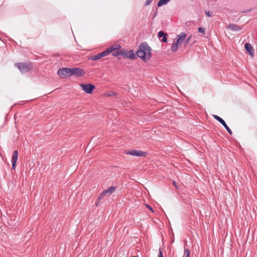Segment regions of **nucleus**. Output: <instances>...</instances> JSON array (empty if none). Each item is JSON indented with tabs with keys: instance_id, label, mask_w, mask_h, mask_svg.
Returning <instances> with one entry per match:
<instances>
[{
	"instance_id": "obj_1",
	"label": "nucleus",
	"mask_w": 257,
	"mask_h": 257,
	"mask_svg": "<svg viewBox=\"0 0 257 257\" xmlns=\"http://www.w3.org/2000/svg\"><path fill=\"white\" fill-rule=\"evenodd\" d=\"M15 65L22 73L28 72L33 69V65L30 62H19Z\"/></svg>"
},
{
	"instance_id": "obj_2",
	"label": "nucleus",
	"mask_w": 257,
	"mask_h": 257,
	"mask_svg": "<svg viewBox=\"0 0 257 257\" xmlns=\"http://www.w3.org/2000/svg\"><path fill=\"white\" fill-rule=\"evenodd\" d=\"M149 46L146 42L142 43L139 46V49L137 52V55L138 57L144 61H145V58L148 56L144 53V51H147L146 49H149Z\"/></svg>"
},
{
	"instance_id": "obj_3",
	"label": "nucleus",
	"mask_w": 257,
	"mask_h": 257,
	"mask_svg": "<svg viewBox=\"0 0 257 257\" xmlns=\"http://www.w3.org/2000/svg\"><path fill=\"white\" fill-rule=\"evenodd\" d=\"M186 37L187 35L184 32H182L180 35L177 36L178 39H177L176 41H173V43L171 47V50L173 52H176L177 50L179 44L183 42Z\"/></svg>"
},
{
	"instance_id": "obj_4",
	"label": "nucleus",
	"mask_w": 257,
	"mask_h": 257,
	"mask_svg": "<svg viewBox=\"0 0 257 257\" xmlns=\"http://www.w3.org/2000/svg\"><path fill=\"white\" fill-rule=\"evenodd\" d=\"M70 75L78 77L83 76L85 72L84 69L80 68H70Z\"/></svg>"
},
{
	"instance_id": "obj_5",
	"label": "nucleus",
	"mask_w": 257,
	"mask_h": 257,
	"mask_svg": "<svg viewBox=\"0 0 257 257\" xmlns=\"http://www.w3.org/2000/svg\"><path fill=\"white\" fill-rule=\"evenodd\" d=\"M80 87L82 88V89L86 93L88 94H91L95 89V86L90 83L85 84L82 83L80 84Z\"/></svg>"
},
{
	"instance_id": "obj_6",
	"label": "nucleus",
	"mask_w": 257,
	"mask_h": 257,
	"mask_svg": "<svg viewBox=\"0 0 257 257\" xmlns=\"http://www.w3.org/2000/svg\"><path fill=\"white\" fill-rule=\"evenodd\" d=\"M58 74L62 78H65L70 77V68H62L58 70Z\"/></svg>"
},
{
	"instance_id": "obj_7",
	"label": "nucleus",
	"mask_w": 257,
	"mask_h": 257,
	"mask_svg": "<svg viewBox=\"0 0 257 257\" xmlns=\"http://www.w3.org/2000/svg\"><path fill=\"white\" fill-rule=\"evenodd\" d=\"M126 154L137 157H146L147 153L141 150H131L126 152Z\"/></svg>"
},
{
	"instance_id": "obj_8",
	"label": "nucleus",
	"mask_w": 257,
	"mask_h": 257,
	"mask_svg": "<svg viewBox=\"0 0 257 257\" xmlns=\"http://www.w3.org/2000/svg\"><path fill=\"white\" fill-rule=\"evenodd\" d=\"M213 117L214 119H215L216 120L218 121L226 129V130L227 131V132L230 134H232V131L230 129V128L228 126V125L226 124L225 121L221 118L220 117L217 115H213Z\"/></svg>"
},
{
	"instance_id": "obj_9",
	"label": "nucleus",
	"mask_w": 257,
	"mask_h": 257,
	"mask_svg": "<svg viewBox=\"0 0 257 257\" xmlns=\"http://www.w3.org/2000/svg\"><path fill=\"white\" fill-rule=\"evenodd\" d=\"M18 158V152L17 150L14 151L12 159V168L15 169L16 168V164Z\"/></svg>"
},
{
	"instance_id": "obj_10",
	"label": "nucleus",
	"mask_w": 257,
	"mask_h": 257,
	"mask_svg": "<svg viewBox=\"0 0 257 257\" xmlns=\"http://www.w3.org/2000/svg\"><path fill=\"white\" fill-rule=\"evenodd\" d=\"M244 47L245 50L248 51L251 56L253 55V49L251 44L246 43L244 45Z\"/></svg>"
},
{
	"instance_id": "obj_11",
	"label": "nucleus",
	"mask_w": 257,
	"mask_h": 257,
	"mask_svg": "<svg viewBox=\"0 0 257 257\" xmlns=\"http://www.w3.org/2000/svg\"><path fill=\"white\" fill-rule=\"evenodd\" d=\"M228 28L230 30H231L234 31H238L242 29V28H241L239 26L234 24H231L229 25Z\"/></svg>"
},
{
	"instance_id": "obj_12",
	"label": "nucleus",
	"mask_w": 257,
	"mask_h": 257,
	"mask_svg": "<svg viewBox=\"0 0 257 257\" xmlns=\"http://www.w3.org/2000/svg\"><path fill=\"white\" fill-rule=\"evenodd\" d=\"M158 36L160 38H161V37L162 38L161 41L163 42L166 43L167 42V33H165L163 31H161L159 32Z\"/></svg>"
},
{
	"instance_id": "obj_13",
	"label": "nucleus",
	"mask_w": 257,
	"mask_h": 257,
	"mask_svg": "<svg viewBox=\"0 0 257 257\" xmlns=\"http://www.w3.org/2000/svg\"><path fill=\"white\" fill-rule=\"evenodd\" d=\"M146 50L147 51H144V53L145 55L146 54L147 55H149V56H147V57L145 58V62L150 60L152 56V54H151V52L152 49H151V47L149 46V49H146Z\"/></svg>"
},
{
	"instance_id": "obj_14",
	"label": "nucleus",
	"mask_w": 257,
	"mask_h": 257,
	"mask_svg": "<svg viewBox=\"0 0 257 257\" xmlns=\"http://www.w3.org/2000/svg\"><path fill=\"white\" fill-rule=\"evenodd\" d=\"M127 52V58H130L131 60H135L136 58V54L133 50H130Z\"/></svg>"
},
{
	"instance_id": "obj_15",
	"label": "nucleus",
	"mask_w": 257,
	"mask_h": 257,
	"mask_svg": "<svg viewBox=\"0 0 257 257\" xmlns=\"http://www.w3.org/2000/svg\"><path fill=\"white\" fill-rule=\"evenodd\" d=\"M120 48V46L119 45H113L111 47L108 48L107 49L109 50L110 52L111 53L114 51Z\"/></svg>"
},
{
	"instance_id": "obj_16",
	"label": "nucleus",
	"mask_w": 257,
	"mask_h": 257,
	"mask_svg": "<svg viewBox=\"0 0 257 257\" xmlns=\"http://www.w3.org/2000/svg\"><path fill=\"white\" fill-rule=\"evenodd\" d=\"M101 54L99 53L96 55H92L90 59L92 61H96L101 59Z\"/></svg>"
},
{
	"instance_id": "obj_17",
	"label": "nucleus",
	"mask_w": 257,
	"mask_h": 257,
	"mask_svg": "<svg viewBox=\"0 0 257 257\" xmlns=\"http://www.w3.org/2000/svg\"><path fill=\"white\" fill-rule=\"evenodd\" d=\"M115 186H110L104 191L105 193L108 194H111L115 190Z\"/></svg>"
},
{
	"instance_id": "obj_18",
	"label": "nucleus",
	"mask_w": 257,
	"mask_h": 257,
	"mask_svg": "<svg viewBox=\"0 0 257 257\" xmlns=\"http://www.w3.org/2000/svg\"><path fill=\"white\" fill-rule=\"evenodd\" d=\"M171 0H160L157 4V6L160 7L163 5H166Z\"/></svg>"
},
{
	"instance_id": "obj_19",
	"label": "nucleus",
	"mask_w": 257,
	"mask_h": 257,
	"mask_svg": "<svg viewBox=\"0 0 257 257\" xmlns=\"http://www.w3.org/2000/svg\"><path fill=\"white\" fill-rule=\"evenodd\" d=\"M110 53L109 50L107 48L105 51H103L102 52L100 53L101 54L102 58L105 56H107Z\"/></svg>"
},
{
	"instance_id": "obj_20",
	"label": "nucleus",
	"mask_w": 257,
	"mask_h": 257,
	"mask_svg": "<svg viewBox=\"0 0 257 257\" xmlns=\"http://www.w3.org/2000/svg\"><path fill=\"white\" fill-rule=\"evenodd\" d=\"M112 55L113 56L117 57L118 60L120 59V58L118 57V56H120V50L114 51L112 52Z\"/></svg>"
},
{
	"instance_id": "obj_21",
	"label": "nucleus",
	"mask_w": 257,
	"mask_h": 257,
	"mask_svg": "<svg viewBox=\"0 0 257 257\" xmlns=\"http://www.w3.org/2000/svg\"><path fill=\"white\" fill-rule=\"evenodd\" d=\"M128 51H125L124 50H120V55H121L124 57L127 58Z\"/></svg>"
},
{
	"instance_id": "obj_22",
	"label": "nucleus",
	"mask_w": 257,
	"mask_h": 257,
	"mask_svg": "<svg viewBox=\"0 0 257 257\" xmlns=\"http://www.w3.org/2000/svg\"><path fill=\"white\" fill-rule=\"evenodd\" d=\"M190 250L188 248L184 249V253L183 257H189L190 256Z\"/></svg>"
},
{
	"instance_id": "obj_23",
	"label": "nucleus",
	"mask_w": 257,
	"mask_h": 257,
	"mask_svg": "<svg viewBox=\"0 0 257 257\" xmlns=\"http://www.w3.org/2000/svg\"><path fill=\"white\" fill-rule=\"evenodd\" d=\"M106 194V193H105V191H103L99 195V196H98V200H100L102 198H103L104 197V196Z\"/></svg>"
},
{
	"instance_id": "obj_24",
	"label": "nucleus",
	"mask_w": 257,
	"mask_h": 257,
	"mask_svg": "<svg viewBox=\"0 0 257 257\" xmlns=\"http://www.w3.org/2000/svg\"><path fill=\"white\" fill-rule=\"evenodd\" d=\"M205 28H204V27H200L198 28V32L199 33H202V34H204L205 33Z\"/></svg>"
},
{
	"instance_id": "obj_25",
	"label": "nucleus",
	"mask_w": 257,
	"mask_h": 257,
	"mask_svg": "<svg viewBox=\"0 0 257 257\" xmlns=\"http://www.w3.org/2000/svg\"><path fill=\"white\" fill-rule=\"evenodd\" d=\"M162 250V249L161 248H159V251L158 257H163V252Z\"/></svg>"
},
{
	"instance_id": "obj_26",
	"label": "nucleus",
	"mask_w": 257,
	"mask_h": 257,
	"mask_svg": "<svg viewBox=\"0 0 257 257\" xmlns=\"http://www.w3.org/2000/svg\"><path fill=\"white\" fill-rule=\"evenodd\" d=\"M152 0H147L145 4V6H148L151 4Z\"/></svg>"
},
{
	"instance_id": "obj_27",
	"label": "nucleus",
	"mask_w": 257,
	"mask_h": 257,
	"mask_svg": "<svg viewBox=\"0 0 257 257\" xmlns=\"http://www.w3.org/2000/svg\"><path fill=\"white\" fill-rule=\"evenodd\" d=\"M192 38V36H189L188 38L187 39L186 41V44H188L190 41V40H191V39Z\"/></svg>"
},
{
	"instance_id": "obj_28",
	"label": "nucleus",
	"mask_w": 257,
	"mask_h": 257,
	"mask_svg": "<svg viewBox=\"0 0 257 257\" xmlns=\"http://www.w3.org/2000/svg\"><path fill=\"white\" fill-rule=\"evenodd\" d=\"M100 200H98V198L97 199V200H96V202H95V205L96 206H98L99 205V201Z\"/></svg>"
},
{
	"instance_id": "obj_29",
	"label": "nucleus",
	"mask_w": 257,
	"mask_h": 257,
	"mask_svg": "<svg viewBox=\"0 0 257 257\" xmlns=\"http://www.w3.org/2000/svg\"><path fill=\"white\" fill-rule=\"evenodd\" d=\"M205 14H206L208 17H210V16H211V14H210V13L209 12L206 11V12H205Z\"/></svg>"
},
{
	"instance_id": "obj_30",
	"label": "nucleus",
	"mask_w": 257,
	"mask_h": 257,
	"mask_svg": "<svg viewBox=\"0 0 257 257\" xmlns=\"http://www.w3.org/2000/svg\"><path fill=\"white\" fill-rule=\"evenodd\" d=\"M147 207L152 212H154L153 210V208L150 206L149 205H147Z\"/></svg>"
},
{
	"instance_id": "obj_31",
	"label": "nucleus",
	"mask_w": 257,
	"mask_h": 257,
	"mask_svg": "<svg viewBox=\"0 0 257 257\" xmlns=\"http://www.w3.org/2000/svg\"><path fill=\"white\" fill-rule=\"evenodd\" d=\"M173 185L174 186L177 187V183L175 181H174L173 182Z\"/></svg>"
},
{
	"instance_id": "obj_32",
	"label": "nucleus",
	"mask_w": 257,
	"mask_h": 257,
	"mask_svg": "<svg viewBox=\"0 0 257 257\" xmlns=\"http://www.w3.org/2000/svg\"><path fill=\"white\" fill-rule=\"evenodd\" d=\"M157 14H158V10H157L155 13L154 14V17H156L157 16Z\"/></svg>"
},
{
	"instance_id": "obj_33",
	"label": "nucleus",
	"mask_w": 257,
	"mask_h": 257,
	"mask_svg": "<svg viewBox=\"0 0 257 257\" xmlns=\"http://www.w3.org/2000/svg\"><path fill=\"white\" fill-rule=\"evenodd\" d=\"M133 257H139L138 256H133Z\"/></svg>"
}]
</instances>
